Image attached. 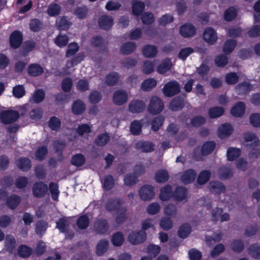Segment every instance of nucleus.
Wrapping results in <instances>:
<instances>
[{
    "instance_id": "obj_36",
    "label": "nucleus",
    "mask_w": 260,
    "mask_h": 260,
    "mask_svg": "<svg viewBox=\"0 0 260 260\" xmlns=\"http://www.w3.org/2000/svg\"><path fill=\"white\" fill-rule=\"evenodd\" d=\"M72 110L75 115H80L84 112L85 105L80 100H76L73 103Z\"/></svg>"
},
{
    "instance_id": "obj_45",
    "label": "nucleus",
    "mask_w": 260,
    "mask_h": 260,
    "mask_svg": "<svg viewBox=\"0 0 260 260\" xmlns=\"http://www.w3.org/2000/svg\"><path fill=\"white\" fill-rule=\"evenodd\" d=\"M191 232V228L188 223L182 224L178 230V236L182 239L187 237Z\"/></svg>"
},
{
    "instance_id": "obj_22",
    "label": "nucleus",
    "mask_w": 260,
    "mask_h": 260,
    "mask_svg": "<svg viewBox=\"0 0 260 260\" xmlns=\"http://www.w3.org/2000/svg\"><path fill=\"white\" fill-rule=\"evenodd\" d=\"M253 88L252 85L248 81H244L237 84L236 91L240 95H246Z\"/></svg>"
},
{
    "instance_id": "obj_59",
    "label": "nucleus",
    "mask_w": 260,
    "mask_h": 260,
    "mask_svg": "<svg viewBox=\"0 0 260 260\" xmlns=\"http://www.w3.org/2000/svg\"><path fill=\"white\" fill-rule=\"evenodd\" d=\"M5 244L7 250L10 252H12L16 246V241L14 237L11 235H7L5 239Z\"/></svg>"
},
{
    "instance_id": "obj_27",
    "label": "nucleus",
    "mask_w": 260,
    "mask_h": 260,
    "mask_svg": "<svg viewBox=\"0 0 260 260\" xmlns=\"http://www.w3.org/2000/svg\"><path fill=\"white\" fill-rule=\"evenodd\" d=\"M72 25V23L69 21L66 16L58 17L56 20V25L58 29L61 30H67Z\"/></svg>"
},
{
    "instance_id": "obj_19",
    "label": "nucleus",
    "mask_w": 260,
    "mask_h": 260,
    "mask_svg": "<svg viewBox=\"0 0 260 260\" xmlns=\"http://www.w3.org/2000/svg\"><path fill=\"white\" fill-rule=\"evenodd\" d=\"M243 138L246 142H253L250 144H247V148H251L252 146H258L259 145V140L255 134L252 132H247L243 134Z\"/></svg>"
},
{
    "instance_id": "obj_55",
    "label": "nucleus",
    "mask_w": 260,
    "mask_h": 260,
    "mask_svg": "<svg viewBox=\"0 0 260 260\" xmlns=\"http://www.w3.org/2000/svg\"><path fill=\"white\" fill-rule=\"evenodd\" d=\"M48 188L51 193L52 199L54 201H57L59 194V186L58 184L51 182L49 184Z\"/></svg>"
},
{
    "instance_id": "obj_34",
    "label": "nucleus",
    "mask_w": 260,
    "mask_h": 260,
    "mask_svg": "<svg viewBox=\"0 0 260 260\" xmlns=\"http://www.w3.org/2000/svg\"><path fill=\"white\" fill-rule=\"evenodd\" d=\"M157 52V48L154 45H146L142 49V53L146 57H154L156 55Z\"/></svg>"
},
{
    "instance_id": "obj_50",
    "label": "nucleus",
    "mask_w": 260,
    "mask_h": 260,
    "mask_svg": "<svg viewBox=\"0 0 260 260\" xmlns=\"http://www.w3.org/2000/svg\"><path fill=\"white\" fill-rule=\"evenodd\" d=\"M241 153L240 149L230 147L226 152L227 158L230 161H234L241 155Z\"/></svg>"
},
{
    "instance_id": "obj_43",
    "label": "nucleus",
    "mask_w": 260,
    "mask_h": 260,
    "mask_svg": "<svg viewBox=\"0 0 260 260\" xmlns=\"http://www.w3.org/2000/svg\"><path fill=\"white\" fill-rule=\"evenodd\" d=\"M237 16V11L234 7H230L224 12V19L228 22L234 20Z\"/></svg>"
},
{
    "instance_id": "obj_10",
    "label": "nucleus",
    "mask_w": 260,
    "mask_h": 260,
    "mask_svg": "<svg viewBox=\"0 0 260 260\" xmlns=\"http://www.w3.org/2000/svg\"><path fill=\"white\" fill-rule=\"evenodd\" d=\"M203 39L209 45L214 44L218 39L216 30L211 27L206 28L203 32Z\"/></svg>"
},
{
    "instance_id": "obj_24",
    "label": "nucleus",
    "mask_w": 260,
    "mask_h": 260,
    "mask_svg": "<svg viewBox=\"0 0 260 260\" xmlns=\"http://www.w3.org/2000/svg\"><path fill=\"white\" fill-rule=\"evenodd\" d=\"M187 189L183 186L176 187L173 192V199L176 202H181L184 200L187 195Z\"/></svg>"
},
{
    "instance_id": "obj_1",
    "label": "nucleus",
    "mask_w": 260,
    "mask_h": 260,
    "mask_svg": "<svg viewBox=\"0 0 260 260\" xmlns=\"http://www.w3.org/2000/svg\"><path fill=\"white\" fill-rule=\"evenodd\" d=\"M19 113L16 110H6L2 111L0 113V120L5 124L13 123L19 118Z\"/></svg>"
},
{
    "instance_id": "obj_46",
    "label": "nucleus",
    "mask_w": 260,
    "mask_h": 260,
    "mask_svg": "<svg viewBox=\"0 0 260 260\" xmlns=\"http://www.w3.org/2000/svg\"><path fill=\"white\" fill-rule=\"evenodd\" d=\"M110 136L108 133L99 135L94 140V143L98 146H105L109 141Z\"/></svg>"
},
{
    "instance_id": "obj_35",
    "label": "nucleus",
    "mask_w": 260,
    "mask_h": 260,
    "mask_svg": "<svg viewBox=\"0 0 260 260\" xmlns=\"http://www.w3.org/2000/svg\"><path fill=\"white\" fill-rule=\"evenodd\" d=\"M154 179L157 183H165L169 179V175L168 171L165 169L158 170L154 176Z\"/></svg>"
},
{
    "instance_id": "obj_12",
    "label": "nucleus",
    "mask_w": 260,
    "mask_h": 260,
    "mask_svg": "<svg viewBox=\"0 0 260 260\" xmlns=\"http://www.w3.org/2000/svg\"><path fill=\"white\" fill-rule=\"evenodd\" d=\"M197 31L196 27L190 23H186L181 26L179 30L180 34L184 38H189L193 36Z\"/></svg>"
},
{
    "instance_id": "obj_48",
    "label": "nucleus",
    "mask_w": 260,
    "mask_h": 260,
    "mask_svg": "<svg viewBox=\"0 0 260 260\" xmlns=\"http://www.w3.org/2000/svg\"><path fill=\"white\" fill-rule=\"evenodd\" d=\"M48 228V223L47 221L40 220H38L36 223L35 232L39 236H43Z\"/></svg>"
},
{
    "instance_id": "obj_49",
    "label": "nucleus",
    "mask_w": 260,
    "mask_h": 260,
    "mask_svg": "<svg viewBox=\"0 0 260 260\" xmlns=\"http://www.w3.org/2000/svg\"><path fill=\"white\" fill-rule=\"evenodd\" d=\"M160 251L161 248L159 246L154 244H150L147 246L146 252L149 254V256L154 258L158 255Z\"/></svg>"
},
{
    "instance_id": "obj_3",
    "label": "nucleus",
    "mask_w": 260,
    "mask_h": 260,
    "mask_svg": "<svg viewBox=\"0 0 260 260\" xmlns=\"http://www.w3.org/2000/svg\"><path fill=\"white\" fill-rule=\"evenodd\" d=\"M164 107V103L161 99L156 96H153L150 100L148 111L151 114L156 115L162 111Z\"/></svg>"
},
{
    "instance_id": "obj_9",
    "label": "nucleus",
    "mask_w": 260,
    "mask_h": 260,
    "mask_svg": "<svg viewBox=\"0 0 260 260\" xmlns=\"http://www.w3.org/2000/svg\"><path fill=\"white\" fill-rule=\"evenodd\" d=\"M23 41L22 33L19 30L13 31L10 36V45L13 49L19 48Z\"/></svg>"
},
{
    "instance_id": "obj_11",
    "label": "nucleus",
    "mask_w": 260,
    "mask_h": 260,
    "mask_svg": "<svg viewBox=\"0 0 260 260\" xmlns=\"http://www.w3.org/2000/svg\"><path fill=\"white\" fill-rule=\"evenodd\" d=\"M155 144L150 141H139L135 145L136 149L145 153L153 151L155 149Z\"/></svg>"
},
{
    "instance_id": "obj_7",
    "label": "nucleus",
    "mask_w": 260,
    "mask_h": 260,
    "mask_svg": "<svg viewBox=\"0 0 260 260\" xmlns=\"http://www.w3.org/2000/svg\"><path fill=\"white\" fill-rule=\"evenodd\" d=\"M140 198L144 201H149L153 198L155 195L154 187L150 185H143L139 189Z\"/></svg>"
},
{
    "instance_id": "obj_56",
    "label": "nucleus",
    "mask_w": 260,
    "mask_h": 260,
    "mask_svg": "<svg viewBox=\"0 0 260 260\" xmlns=\"http://www.w3.org/2000/svg\"><path fill=\"white\" fill-rule=\"evenodd\" d=\"M164 213L168 217H175L177 214L176 206L173 204H168L164 208Z\"/></svg>"
},
{
    "instance_id": "obj_42",
    "label": "nucleus",
    "mask_w": 260,
    "mask_h": 260,
    "mask_svg": "<svg viewBox=\"0 0 260 260\" xmlns=\"http://www.w3.org/2000/svg\"><path fill=\"white\" fill-rule=\"evenodd\" d=\"M89 219L86 214L81 215L77 220V225L80 230H85L89 225Z\"/></svg>"
},
{
    "instance_id": "obj_26",
    "label": "nucleus",
    "mask_w": 260,
    "mask_h": 260,
    "mask_svg": "<svg viewBox=\"0 0 260 260\" xmlns=\"http://www.w3.org/2000/svg\"><path fill=\"white\" fill-rule=\"evenodd\" d=\"M216 147L214 141H208L204 142L202 146L201 152L203 156H207L211 154Z\"/></svg>"
},
{
    "instance_id": "obj_15",
    "label": "nucleus",
    "mask_w": 260,
    "mask_h": 260,
    "mask_svg": "<svg viewBox=\"0 0 260 260\" xmlns=\"http://www.w3.org/2000/svg\"><path fill=\"white\" fill-rule=\"evenodd\" d=\"M98 23L101 28L104 30H109L113 25L114 19L111 16L103 15L99 18Z\"/></svg>"
},
{
    "instance_id": "obj_53",
    "label": "nucleus",
    "mask_w": 260,
    "mask_h": 260,
    "mask_svg": "<svg viewBox=\"0 0 260 260\" xmlns=\"http://www.w3.org/2000/svg\"><path fill=\"white\" fill-rule=\"evenodd\" d=\"M111 241L114 246H120L124 241V235L121 232H117L113 234Z\"/></svg>"
},
{
    "instance_id": "obj_60",
    "label": "nucleus",
    "mask_w": 260,
    "mask_h": 260,
    "mask_svg": "<svg viewBox=\"0 0 260 260\" xmlns=\"http://www.w3.org/2000/svg\"><path fill=\"white\" fill-rule=\"evenodd\" d=\"M90 45L95 48H102L105 46V41L101 36L93 37L90 40Z\"/></svg>"
},
{
    "instance_id": "obj_23",
    "label": "nucleus",
    "mask_w": 260,
    "mask_h": 260,
    "mask_svg": "<svg viewBox=\"0 0 260 260\" xmlns=\"http://www.w3.org/2000/svg\"><path fill=\"white\" fill-rule=\"evenodd\" d=\"M197 174L193 169L186 170L181 177V180L184 184H188L192 183L194 180Z\"/></svg>"
},
{
    "instance_id": "obj_8",
    "label": "nucleus",
    "mask_w": 260,
    "mask_h": 260,
    "mask_svg": "<svg viewBox=\"0 0 260 260\" xmlns=\"http://www.w3.org/2000/svg\"><path fill=\"white\" fill-rule=\"evenodd\" d=\"M94 229L95 232L100 235H105L109 229L108 220L105 218H99L94 222Z\"/></svg>"
},
{
    "instance_id": "obj_52",
    "label": "nucleus",
    "mask_w": 260,
    "mask_h": 260,
    "mask_svg": "<svg viewBox=\"0 0 260 260\" xmlns=\"http://www.w3.org/2000/svg\"><path fill=\"white\" fill-rule=\"evenodd\" d=\"M165 121L164 116L158 115L154 117L151 122V128L154 132H157L163 125Z\"/></svg>"
},
{
    "instance_id": "obj_32",
    "label": "nucleus",
    "mask_w": 260,
    "mask_h": 260,
    "mask_svg": "<svg viewBox=\"0 0 260 260\" xmlns=\"http://www.w3.org/2000/svg\"><path fill=\"white\" fill-rule=\"evenodd\" d=\"M136 49V44L134 42H127L123 43L120 47V50L122 54L129 55Z\"/></svg>"
},
{
    "instance_id": "obj_29",
    "label": "nucleus",
    "mask_w": 260,
    "mask_h": 260,
    "mask_svg": "<svg viewBox=\"0 0 260 260\" xmlns=\"http://www.w3.org/2000/svg\"><path fill=\"white\" fill-rule=\"evenodd\" d=\"M115 179L112 175L105 176L101 181L104 190L109 191L112 189L115 185Z\"/></svg>"
},
{
    "instance_id": "obj_13",
    "label": "nucleus",
    "mask_w": 260,
    "mask_h": 260,
    "mask_svg": "<svg viewBox=\"0 0 260 260\" xmlns=\"http://www.w3.org/2000/svg\"><path fill=\"white\" fill-rule=\"evenodd\" d=\"M184 106V99L180 96H177L174 98L169 104V108L173 111H180Z\"/></svg>"
},
{
    "instance_id": "obj_44",
    "label": "nucleus",
    "mask_w": 260,
    "mask_h": 260,
    "mask_svg": "<svg viewBox=\"0 0 260 260\" xmlns=\"http://www.w3.org/2000/svg\"><path fill=\"white\" fill-rule=\"evenodd\" d=\"M61 12V7L57 3L49 5L47 10V13L50 17H56Z\"/></svg>"
},
{
    "instance_id": "obj_62",
    "label": "nucleus",
    "mask_w": 260,
    "mask_h": 260,
    "mask_svg": "<svg viewBox=\"0 0 260 260\" xmlns=\"http://www.w3.org/2000/svg\"><path fill=\"white\" fill-rule=\"evenodd\" d=\"M231 248L234 252L240 253L244 249V243L240 239L234 240L231 244Z\"/></svg>"
},
{
    "instance_id": "obj_40",
    "label": "nucleus",
    "mask_w": 260,
    "mask_h": 260,
    "mask_svg": "<svg viewBox=\"0 0 260 260\" xmlns=\"http://www.w3.org/2000/svg\"><path fill=\"white\" fill-rule=\"evenodd\" d=\"M69 227V220L66 217H63L59 219L56 222V228L60 233H67Z\"/></svg>"
},
{
    "instance_id": "obj_17",
    "label": "nucleus",
    "mask_w": 260,
    "mask_h": 260,
    "mask_svg": "<svg viewBox=\"0 0 260 260\" xmlns=\"http://www.w3.org/2000/svg\"><path fill=\"white\" fill-rule=\"evenodd\" d=\"M246 106L243 102H238L231 110V114L235 117H242L245 112Z\"/></svg>"
},
{
    "instance_id": "obj_58",
    "label": "nucleus",
    "mask_w": 260,
    "mask_h": 260,
    "mask_svg": "<svg viewBox=\"0 0 260 260\" xmlns=\"http://www.w3.org/2000/svg\"><path fill=\"white\" fill-rule=\"evenodd\" d=\"M157 82L154 78L145 80L141 84V88L144 91H150L156 86Z\"/></svg>"
},
{
    "instance_id": "obj_33",
    "label": "nucleus",
    "mask_w": 260,
    "mask_h": 260,
    "mask_svg": "<svg viewBox=\"0 0 260 260\" xmlns=\"http://www.w3.org/2000/svg\"><path fill=\"white\" fill-rule=\"evenodd\" d=\"M237 45V42L234 39H228L224 43L223 52L225 55H228L231 54Z\"/></svg>"
},
{
    "instance_id": "obj_30",
    "label": "nucleus",
    "mask_w": 260,
    "mask_h": 260,
    "mask_svg": "<svg viewBox=\"0 0 260 260\" xmlns=\"http://www.w3.org/2000/svg\"><path fill=\"white\" fill-rule=\"evenodd\" d=\"M172 67V60L170 58H167L164 59L157 66V71L160 74H164L169 71Z\"/></svg>"
},
{
    "instance_id": "obj_4",
    "label": "nucleus",
    "mask_w": 260,
    "mask_h": 260,
    "mask_svg": "<svg viewBox=\"0 0 260 260\" xmlns=\"http://www.w3.org/2000/svg\"><path fill=\"white\" fill-rule=\"evenodd\" d=\"M181 87L180 84L176 81H170L164 87V94L168 97L173 96L180 92Z\"/></svg>"
},
{
    "instance_id": "obj_25",
    "label": "nucleus",
    "mask_w": 260,
    "mask_h": 260,
    "mask_svg": "<svg viewBox=\"0 0 260 260\" xmlns=\"http://www.w3.org/2000/svg\"><path fill=\"white\" fill-rule=\"evenodd\" d=\"M18 168L23 172L29 171L31 167L30 159L27 157H21L17 160Z\"/></svg>"
},
{
    "instance_id": "obj_5",
    "label": "nucleus",
    "mask_w": 260,
    "mask_h": 260,
    "mask_svg": "<svg viewBox=\"0 0 260 260\" xmlns=\"http://www.w3.org/2000/svg\"><path fill=\"white\" fill-rule=\"evenodd\" d=\"M123 201L118 198H111L108 199L105 204V209L110 212L116 211L118 213L122 209V206Z\"/></svg>"
},
{
    "instance_id": "obj_38",
    "label": "nucleus",
    "mask_w": 260,
    "mask_h": 260,
    "mask_svg": "<svg viewBox=\"0 0 260 260\" xmlns=\"http://www.w3.org/2000/svg\"><path fill=\"white\" fill-rule=\"evenodd\" d=\"M48 153V149L47 146L43 145L38 147L35 151V155L36 160L42 161L45 159Z\"/></svg>"
},
{
    "instance_id": "obj_28",
    "label": "nucleus",
    "mask_w": 260,
    "mask_h": 260,
    "mask_svg": "<svg viewBox=\"0 0 260 260\" xmlns=\"http://www.w3.org/2000/svg\"><path fill=\"white\" fill-rule=\"evenodd\" d=\"M209 187L215 193L220 194L225 191L226 188L223 184L219 181H211L209 184Z\"/></svg>"
},
{
    "instance_id": "obj_37",
    "label": "nucleus",
    "mask_w": 260,
    "mask_h": 260,
    "mask_svg": "<svg viewBox=\"0 0 260 260\" xmlns=\"http://www.w3.org/2000/svg\"><path fill=\"white\" fill-rule=\"evenodd\" d=\"M109 244V241L106 239L100 240L96 246V254L98 256L102 255L107 251Z\"/></svg>"
},
{
    "instance_id": "obj_64",
    "label": "nucleus",
    "mask_w": 260,
    "mask_h": 260,
    "mask_svg": "<svg viewBox=\"0 0 260 260\" xmlns=\"http://www.w3.org/2000/svg\"><path fill=\"white\" fill-rule=\"evenodd\" d=\"M249 253L255 259H259L260 245L257 243L251 244L249 248Z\"/></svg>"
},
{
    "instance_id": "obj_6",
    "label": "nucleus",
    "mask_w": 260,
    "mask_h": 260,
    "mask_svg": "<svg viewBox=\"0 0 260 260\" xmlns=\"http://www.w3.org/2000/svg\"><path fill=\"white\" fill-rule=\"evenodd\" d=\"M147 238L146 232L135 231L132 232L128 236V241L133 245H138L144 242Z\"/></svg>"
},
{
    "instance_id": "obj_57",
    "label": "nucleus",
    "mask_w": 260,
    "mask_h": 260,
    "mask_svg": "<svg viewBox=\"0 0 260 260\" xmlns=\"http://www.w3.org/2000/svg\"><path fill=\"white\" fill-rule=\"evenodd\" d=\"M85 158L81 153L75 154L71 159V163L73 165L79 167L83 165L85 162Z\"/></svg>"
},
{
    "instance_id": "obj_51",
    "label": "nucleus",
    "mask_w": 260,
    "mask_h": 260,
    "mask_svg": "<svg viewBox=\"0 0 260 260\" xmlns=\"http://www.w3.org/2000/svg\"><path fill=\"white\" fill-rule=\"evenodd\" d=\"M32 249L26 245H21L18 248V255L23 258L28 257L32 253Z\"/></svg>"
},
{
    "instance_id": "obj_18",
    "label": "nucleus",
    "mask_w": 260,
    "mask_h": 260,
    "mask_svg": "<svg viewBox=\"0 0 260 260\" xmlns=\"http://www.w3.org/2000/svg\"><path fill=\"white\" fill-rule=\"evenodd\" d=\"M159 199L162 201H167L173 197V188L171 185L167 184L160 189Z\"/></svg>"
},
{
    "instance_id": "obj_61",
    "label": "nucleus",
    "mask_w": 260,
    "mask_h": 260,
    "mask_svg": "<svg viewBox=\"0 0 260 260\" xmlns=\"http://www.w3.org/2000/svg\"><path fill=\"white\" fill-rule=\"evenodd\" d=\"M61 120L56 116L51 117L48 121V126L52 131H58L61 127Z\"/></svg>"
},
{
    "instance_id": "obj_31",
    "label": "nucleus",
    "mask_w": 260,
    "mask_h": 260,
    "mask_svg": "<svg viewBox=\"0 0 260 260\" xmlns=\"http://www.w3.org/2000/svg\"><path fill=\"white\" fill-rule=\"evenodd\" d=\"M27 72L30 76L37 77L44 72V69L38 63H31L28 67Z\"/></svg>"
},
{
    "instance_id": "obj_2",
    "label": "nucleus",
    "mask_w": 260,
    "mask_h": 260,
    "mask_svg": "<svg viewBox=\"0 0 260 260\" xmlns=\"http://www.w3.org/2000/svg\"><path fill=\"white\" fill-rule=\"evenodd\" d=\"M48 186L42 181L36 182L32 187V192L34 197L42 198L48 193Z\"/></svg>"
},
{
    "instance_id": "obj_41",
    "label": "nucleus",
    "mask_w": 260,
    "mask_h": 260,
    "mask_svg": "<svg viewBox=\"0 0 260 260\" xmlns=\"http://www.w3.org/2000/svg\"><path fill=\"white\" fill-rule=\"evenodd\" d=\"M224 113L223 108L219 106L211 107L208 110V114L212 119L216 118L221 116Z\"/></svg>"
},
{
    "instance_id": "obj_20",
    "label": "nucleus",
    "mask_w": 260,
    "mask_h": 260,
    "mask_svg": "<svg viewBox=\"0 0 260 260\" xmlns=\"http://www.w3.org/2000/svg\"><path fill=\"white\" fill-rule=\"evenodd\" d=\"M132 13L134 16L141 15L145 10V5L144 2L139 0H133L131 3Z\"/></svg>"
},
{
    "instance_id": "obj_16",
    "label": "nucleus",
    "mask_w": 260,
    "mask_h": 260,
    "mask_svg": "<svg viewBox=\"0 0 260 260\" xmlns=\"http://www.w3.org/2000/svg\"><path fill=\"white\" fill-rule=\"evenodd\" d=\"M127 93L125 91L121 89L116 91L113 96V102L119 106L124 104L127 102Z\"/></svg>"
},
{
    "instance_id": "obj_54",
    "label": "nucleus",
    "mask_w": 260,
    "mask_h": 260,
    "mask_svg": "<svg viewBox=\"0 0 260 260\" xmlns=\"http://www.w3.org/2000/svg\"><path fill=\"white\" fill-rule=\"evenodd\" d=\"M219 177L220 179H230L233 175V172L232 169L225 166L221 167L218 171Z\"/></svg>"
},
{
    "instance_id": "obj_47",
    "label": "nucleus",
    "mask_w": 260,
    "mask_h": 260,
    "mask_svg": "<svg viewBox=\"0 0 260 260\" xmlns=\"http://www.w3.org/2000/svg\"><path fill=\"white\" fill-rule=\"evenodd\" d=\"M119 79L118 73L113 72L109 73L106 77L105 82L109 86H114L118 81Z\"/></svg>"
},
{
    "instance_id": "obj_63",
    "label": "nucleus",
    "mask_w": 260,
    "mask_h": 260,
    "mask_svg": "<svg viewBox=\"0 0 260 260\" xmlns=\"http://www.w3.org/2000/svg\"><path fill=\"white\" fill-rule=\"evenodd\" d=\"M76 131L79 136H83L84 134L91 133V127L88 124L82 123L77 126Z\"/></svg>"
},
{
    "instance_id": "obj_14",
    "label": "nucleus",
    "mask_w": 260,
    "mask_h": 260,
    "mask_svg": "<svg viewBox=\"0 0 260 260\" xmlns=\"http://www.w3.org/2000/svg\"><path fill=\"white\" fill-rule=\"evenodd\" d=\"M146 105L144 102L140 100H134L128 105V109L132 113H140L145 109Z\"/></svg>"
},
{
    "instance_id": "obj_39",
    "label": "nucleus",
    "mask_w": 260,
    "mask_h": 260,
    "mask_svg": "<svg viewBox=\"0 0 260 260\" xmlns=\"http://www.w3.org/2000/svg\"><path fill=\"white\" fill-rule=\"evenodd\" d=\"M21 201L20 197L16 194H13L8 197L6 201V204L11 209H15L20 204Z\"/></svg>"
},
{
    "instance_id": "obj_21",
    "label": "nucleus",
    "mask_w": 260,
    "mask_h": 260,
    "mask_svg": "<svg viewBox=\"0 0 260 260\" xmlns=\"http://www.w3.org/2000/svg\"><path fill=\"white\" fill-rule=\"evenodd\" d=\"M233 132V128L230 123L222 124L218 129V135L219 138H224L231 135Z\"/></svg>"
}]
</instances>
